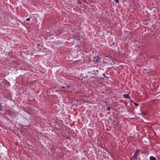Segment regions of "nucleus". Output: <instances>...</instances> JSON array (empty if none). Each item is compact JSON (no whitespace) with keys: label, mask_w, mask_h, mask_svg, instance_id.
<instances>
[{"label":"nucleus","mask_w":160,"mask_h":160,"mask_svg":"<svg viewBox=\"0 0 160 160\" xmlns=\"http://www.w3.org/2000/svg\"><path fill=\"white\" fill-rule=\"evenodd\" d=\"M100 60L101 59L98 56H96L94 57V59H93L94 61L96 62H99Z\"/></svg>","instance_id":"obj_1"},{"label":"nucleus","mask_w":160,"mask_h":160,"mask_svg":"<svg viewBox=\"0 0 160 160\" xmlns=\"http://www.w3.org/2000/svg\"><path fill=\"white\" fill-rule=\"evenodd\" d=\"M123 97L125 98L130 99V98L129 96V94H125L123 95Z\"/></svg>","instance_id":"obj_2"},{"label":"nucleus","mask_w":160,"mask_h":160,"mask_svg":"<svg viewBox=\"0 0 160 160\" xmlns=\"http://www.w3.org/2000/svg\"><path fill=\"white\" fill-rule=\"evenodd\" d=\"M149 158L150 160H157L154 157L152 156H150Z\"/></svg>","instance_id":"obj_3"},{"label":"nucleus","mask_w":160,"mask_h":160,"mask_svg":"<svg viewBox=\"0 0 160 160\" xmlns=\"http://www.w3.org/2000/svg\"><path fill=\"white\" fill-rule=\"evenodd\" d=\"M141 114L142 116H145L146 115V113L145 112H141Z\"/></svg>","instance_id":"obj_4"},{"label":"nucleus","mask_w":160,"mask_h":160,"mask_svg":"<svg viewBox=\"0 0 160 160\" xmlns=\"http://www.w3.org/2000/svg\"><path fill=\"white\" fill-rule=\"evenodd\" d=\"M137 157H136L134 155L132 157V159H136Z\"/></svg>","instance_id":"obj_5"},{"label":"nucleus","mask_w":160,"mask_h":160,"mask_svg":"<svg viewBox=\"0 0 160 160\" xmlns=\"http://www.w3.org/2000/svg\"><path fill=\"white\" fill-rule=\"evenodd\" d=\"M2 109V106L1 104L0 103V111H1Z\"/></svg>","instance_id":"obj_6"},{"label":"nucleus","mask_w":160,"mask_h":160,"mask_svg":"<svg viewBox=\"0 0 160 160\" xmlns=\"http://www.w3.org/2000/svg\"><path fill=\"white\" fill-rule=\"evenodd\" d=\"M133 103L135 106L138 107V103L133 102Z\"/></svg>","instance_id":"obj_7"},{"label":"nucleus","mask_w":160,"mask_h":160,"mask_svg":"<svg viewBox=\"0 0 160 160\" xmlns=\"http://www.w3.org/2000/svg\"><path fill=\"white\" fill-rule=\"evenodd\" d=\"M138 154V153H136V152H135L134 153V155L137 157Z\"/></svg>","instance_id":"obj_8"},{"label":"nucleus","mask_w":160,"mask_h":160,"mask_svg":"<svg viewBox=\"0 0 160 160\" xmlns=\"http://www.w3.org/2000/svg\"><path fill=\"white\" fill-rule=\"evenodd\" d=\"M114 1L117 3H119V0H114Z\"/></svg>","instance_id":"obj_9"},{"label":"nucleus","mask_w":160,"mask_h":160,"mask_svg":"<svg viewBox=\"0 0 160 160\" xmlns=\"http://www.w3.org/2000/svg\"><path fill=\"white\" fill-rule=\"evenodd\" d=\"M90 77L91 78V79L92 80L93 79H94V76H91V77Z\"/></svg>","instance_id":"obj_10"},{"label":"nucleus","mask_w":160,"mask_h":160,"mask_svg":"<svg viewBox=\"0 0 160 160\" xmlns=\"http://www.w3.org/2000/svg\"><path fill=\"white\" fill-rule=\"evenodd\" d=\"M26 20L27 21H30V18H28L26 19Z\"/></svg>","instance_id":"obj_11"},{"label":"nucleus","mask_w":160,"mask_h":160,"mask_svg":"<svg viewBox=\"0 0 160 160\" xmlns=\"http://www.w3.org/2000/svg\"><path fill=\"white\" fill-rule=\"evenodd\" d=\"M139 151V149H138L136 151V153H138V152Z\"/></svg>","instance_id":"obj_12"},{"label":"nucleus","mask_w":160,"mask_h":160,"mask_svg":"<svg viewBox=\"0 0 160 160\" xmlns=\"http://www.w3.org/2000/svg\"><path fill=\"white\" fill-rule=\"evenodd\" d=\"M107 109L108 110H110V107H108L107 108Z\"/></svg>","instance_id":"obj_13"},{"label":"nucleus","mask_w":160,"mask_h":160,"mask_svg":"<svg viewBox=\"0 0 160 160\" xmlns=\"http://www.w3.org/2000/svg\"><path fill=\"white\" fill-rule=\"evenodd\" d=\"M103 75L104 76V77L105 78H107V77L106 76V75H105V74H103Z\"/></svg>","instance_id":"obj_14"},{"label":"nucleus","mask_w":160,"mask_h":160,"mask_svg":"<svg viewBox=\"0 0 160 160\" xmlns=\"http://www.w3.org/2000/svg\"><path fill=\"white\" fill-rule=\"evenodd\" d=\"M130 102H133V101H132V100H131L130 99Z\"/></svg>","instance_id":"obj_15"},{"label":"nucleus","mask_w":160,"mask_h":160,"mask_svg":"<svg viewBox=\"0 0 160 160\" xmlns=\"http://www.w3.org/2000/svg\"><path fill=\"white\" fill-rule=\"evenodd\" d=\"M97 81V80H94L95 82H96Z\"/></svg>","instance_id":"obj_16"},{"label":"nucleus","mask_w":160,"mask_h":160,"mask_svg":"<svg viewBox=\"0 0 160 160\" xmlns=\"http://www.w3.org/2000/svg\"><path fill=\"white\" fill-rule=\"evenodd\" d=\"M106 130H109V129H108V128H107V129H106Z\"/></svg>","instance_id":"obj_17"},{"label":"nucleus","mask_w":160,"mask_h":160,"mask_svg":"<svg viewBox=\"0 0 160 160\" xmlns=\"http://www.w3.org/2000/svg\"><path fill=\"white\" fill-rule=\"evenodd\" d=\"M114 122H115V121H113V122H112V123H114Z\"/></svg>","instance_id":"obj_18"}]
</instances>
